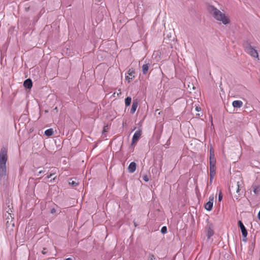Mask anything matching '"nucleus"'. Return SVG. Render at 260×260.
I'll use <instances>...</instances> for the list:
<instances>
[{"instance_id":"f257e3e1","label":"nucleus","mask_w":260,"mask_h":260,"mask_svg":"<svg viewBox=\"0 0 260 260\" xmlns=\"http://www.w3.org/2000/svg\"><path fill=\"white\" fill-rule=\"evenodd\" d=\"M8 160V149L3 147L0 152V183H2L7 179L6 162Z\"/></svg>"},{"instance_id":"f03ea898","label":"nucleus","mask_w":260,"mask_h":260,"mask_svg":"<svg viewBox=\"0 0 260 260\" xmlns=\"http://www.w3.org/2000/svg\"><path fill=\"white\" fill-rule=\"evenodd\" d=\"M207 10L216 20L221 21L224 25L230 23L229 18L213 6L209 5L207 7Z\"/></svg>"},{"instance_id":"7ed1b4c3","label":"nucleus","mask_w":260,"mask_h":260,"mask_svg":"<svg viewBox=\"0 0 260 260\" xmlns=\"http://www.w3.org/2000/svg\"><path fill=\"white\" fill-rule=\"evenodd\" d=\"M243 47L246 53L249 54L251 56L257 58L260 60L257 50H256L251 45V42L249 41H246L243 43Z\"/></svg>"},{"instance_id":"20e7f679","label":"nucleus","mask_w":260,"mask_h":260,"mask_svg":"<svg viewBox=\"0 0 260 260\" xmlns=\"http://www.w3.org/2000/svg\"><path fill=\"white\" fill-rule=\"evenodd\" d=\"M214 196L211 195L209 198V201L205 205V209L208 211H211L213 207Z\"/></svg>"},{"instance_id":"39448f33","label":"nucleus","mask_w":260,"mask_h":260,"mask_svg":"<svg viewBox=\"0 0 260 260\" xmlns=\"http://www.w3.org/2000/svg\"><path fill=\"white\" fill-rule=\"evenodd\" d=\"M141 135H142V132L141 130L137 131L135 133V134L133 135V137L132 138V144H135V143H136L138 141V140L139 139Z\"/></svg>"},{"instance_id":"423d86ee","label":"nucleus","mask_w":260,"mask_h":260,"mask_svg":"<svg viewBox=\"0 0 260 260\" xmlns=\"http://www.w3.org/2000/svg\"><path fill=\"white\" fill-rule=\"evenodd\" d=\"M238 225L241 229L242 236L244 238H246L247 236V231L246 228L241 220L238 221Z\"/></svg>"},{"instance_id":"0eeeda50","label":"nucleus","mask_w":260,"mask_h":260,"mask_svg":"<svg viewBox=\"0 0 260 260\" xmlns=\"http://www.w3.org/2000/svg\"><path fill=\"white\" fill-rule=\"evenodd\" d=\"M135 71L133 68L129 69L128 71V75L125 77L126 80L129 81L130 79H133L135 77Z\"/></svg>"},{"instance_id":"6e6552de","label":"nucleus","mask_w":260,"mask_h":260,"mask_svg":"<svg viewBox=\"0 0 260 260\" xmlns=\"http://www.w3.org/2000/svg\"><path fill=\"white\" fill-rule=\"evenodd\" d=\"M184 84V86L186 87L187 85V90L188 92H191L192 90H194L196 89L195 85L193 82H183Z\"/></svg>"},{"instance_id":"1a4fd4ad","label":"nucleus","mask_w":260,"mask_h":260,"mask_svg":"<svg viewBox=\"0 0 260 260\" xmlns=\"http://www.w3.org/2000/svg\"><path fill=\"white\" fill-rule=\"evenodd\" d=\"M69 183L73 187H76L79 184V180L76 178H71L70 179Z\"/></svg>"},{"instance_id":"9d476101","label":"nucleus","mask_w":260,"mask_h":260,"mask_svg":"<svg viewBox=\"0 0 260 260\" xmlns=\"http://www.w3.org/2000/svg\"><path fill=\"white\" fill-rule=\"evenodd\" d=\"M136 164L135 162L130 163L127 168L128 172L130 173H134L136 170Z\"/></svg>"},{"instance_id":"9b49d317","label":"nucleus","mask_w":260,"mask_h":260,"mask_svg":"<svg viewBox=\"0 0 260 260\" xmlns=\"http://www.w3.org/2000/svg\"><path fill=\"white\" fill-rule=\"evenodd\" d=\"M150 64L149 63H146L143 64L142 67V72L143 74H146L148 73Z\"/></svg>"},{"instance_id":"f8f14e48","label":"nucleus","mask_w":260,"mask_h":260,"mask_svg":"<svg viewBox=\"0 0 260 260\" xmlns=\"http://www.w3.org/2000/svg\"><path fill=\"white\" fill-rule=\"evenodd\" d=\"M232 105L234 108H241L243 106V102L240 100L234 101Z\"/></svg>"},{"instance_id":"ddd939ff","label":"nucleus","mask_w":260,"mask_h":260,"mask_svg":"<svg viewBox=\"0 0 260 260\" xmlns=\"http://www.w3.org/2000/svg\"><path fill=\"white\" fill-rule=\"evenodd\" d=\"M138 107V103L136 102H134L131 109V113L134 114Z\"/></svg>"},{"instance_id":"4468645a","label":"nucleus","mask_w":260,"mask_h":260,"mask_svg":"<svg viewBox=\"0 0 260 260\" xmlns=\"http://www.w3.org/2000/svg\"><path fill=\"white\" fill-rule=\"evenodd\" d=\"M209 159H210V166H216V160L215 157H213V156H212V157H210Z\"/></svg>"},{"instance_id":"2eb2a0df","label":"nucleus","mask_w":260,"mask_h":260,"mask_svg":"<svg viewBox=\"0 0 260 260\" xmlns=\"http://www.w3.org/2000/svg\"><path fill=\"white\" fill-rule=\"evenodd\" d=\"M53 134V131L52 128H49L45 131V135L47 136H51Z\"/></svg>"},{"instance_id":"dca6fc26","label":"nucleus","mask_w":260,"mask_h":260,"mask_svg":"<svg viewBox=\"0 0 260 260\" xmlns=\"http://www.w3.org/2000/svg\"><path fill=\"white\" fill-rule=\"evenodd\" d=\"M25 88L30 89L32 86V82H23Z\"/></svg>"},{"instance_id":"f3484780","label":"nucleus","mask_w":260,"mask_h":260,"mask_svg":"<svg viewBox=\"0 0 260 260\" xmlns=\"http://www.w3.org/2000/svg\"><path fill=\"white\" fill-rule=\"evenodd\" d=\"M25 11L28 12V11L31 10L32 12H35L36 10L33 6H28L25 7Z\"/></svg>"},{"instance_id":"a211bd4d","label":"nucleus","mask_w":260,"mask_h":260,"mask_svg":"<svg viewBox=\"0 0 260 260\" xmlns=\"http://www.w3.org/2000/svg\"><path fill=\"white\" fill-rule=\"evenodd\" d=\"M132 99L130 97H127L125 99V105L126 107H128L130 105L131 103Z\"/></svg>"},{"instance_id":"6ab92c4d","label":"nucleus","mask_w":260,"mask_h":260,"mask_svg":"<svg viewBox=\"0 0 260 260\" xmlns=\"http://www.w3.org/2000/svg\"><path fill=\"white\" fill-rule=\"evenodd\" d=\"M259 186H257V185H254L253 187V191L254 192V193L256 194H258L259 192Z\"/></svg>"},{"instance_id":"aec40b11","label":"nucleus","mask_w":260,"mask_h":260,"mask_svg":"<svg viewBox=\"0 0 260 260\" xmlns=\"http://www.w3.org/2000/svg\"><path fill=\"white\" fill-rule=\"evenodd\" d=\"M213 235V232L212 230L209 229L207 232V236L208 239L210 238Z\"/></svg>"},{"instance_id":"412c9836","label":"nucleus","mask_w":260,"mask_h":260,"mask_svg":"<svg viewBox=\"0 0 260 260\" xmlns=\"http://www.w3.org/2000/svg\"><path fill=\"white\" fill-rule=\"evenodd\" d=\"M155 259L156 258L153 254L149 253L147 257V260H155Z\"/></svg>"},{"instance_id":"4be33fe9","label":"nucleus","mask_w":260,"mask_h":260,"mask_svg":"<svg viewBox=\"0 0 260 260\" xmlns=\"http://www.w3.org/2000/svg\"><path fill=\"white\" fill-rule=\"evenodd\" d=\"M161 232L162 234H166L167 232V228L166 226H164L161 229Z\"/></svg>"},{"instance_id":"5701e85b","label":"nucleus","mask_w":260,"mask_h":260,"mask_svg":"<svg viewBox=\"0 0 260 260\" xmlns=\"http://www.w3.org/2000/svg\"><path fill=\"white\" fill-rule=\"evenodd\" d=\"M212 156L215 157L214 150L212 148H211L210 149V157H212Z\"/></svg>"},{"instance_id":"b1692460","label":"nucleus","mask_w":260,"mask_h":260,"mask_svg":"<svg viewBox=\"0 0 260 260\" xmlns=\"http://www.w3.org/2000/svg\"><path fill=\"white\" fill-rule=\"evenodd\" d=\"M216 174V171H210V178H214Z\"/></svg>"},{"instance_id":"393cba45","label":"nucleus","mask_w":260,"mask_h":260,"mask_svg":"<svg viewBox=\"0 0 260 260\" xmlns=\"http://www.w3.org/2000/svg\"><path fill=\"white\" fill-rule=\"evenodd\" d=\"M216 166H210V171H216Z\"/></svg>"},{"instance_id":"a878e982","label":"nucleus","mask_w":260,"mask_h":260,"mask_svg":"<svg viewBox=\"0 0 260 260\" xmlns=\"http://www.w3.org/2000/svg\"><path fill=\"white\" fill-rule=\"evenodd\" d=\"M222 199V194L221 191H220V192L218 194V201L221 202Z\"/></svg>"},{"instance_id":"bb28decb","label":"nucleus","mask_w":260,"mask_h":260,"mask_svg":"<svg viewBox=\"0 0 260 260\" xmlns=\"http://www.w3.org/2000/svg\"><path fill=\"white\" fill-rule=\"evenodd\" d=\"M55 174V172H53L52 171L49 175L47 176V179L50 178L53 175Z\"/></svg>"},{"instance_id":"cd10ccee","label":"nucleus","mask_w":260,"mask_h":260,"mask_svg":"<svg viewBox=\"0 0 260 260\" xmlns=\"http://www.w3.org/2000/svg\"><path fill=\"white\" fill-rule=\"evenodd\" d=\"M143 179L145 181V182H148L149 181V178L148 177V176L147 175H145V176H144L143 177Z\"/></svg>"},{"instance_id":"c85d7f7f","label":"nucleus","mask_w":260,"mask_h":260,"mask_svg":"<svg viewBox=\"0 0 260 260\" xmlns=\"http://www.w3.org/2000/svg\"><path fill=\"white\" fill-rule=\"evenodd\" d=\"M213 179H214V178H210V181H209V182L208 183V184H207V187L209 185H211V184L212 183V181H213Z\"/></svg>"},{"instance_id":"c756f323","label":"nucleus","mask_w":260,"mask_h":260,"mask_svg":"<svg viewBox=\"0 0 260 260\" xmlns=\"http://www.w3.org/2000/svg\"><path fill=\"white\" fill-rule=\"evenodd\" d=\"M239 182H237V191L236 192L238 193L239 192Z\"/></svg>"},{"instance_id":"7c9ffc66","label":"nucleus","mask_w":260,"mask_h":260,"mask_svg":"<svg viewBox=\"0 0 260 260\" xmlns=\"http://www.w3.org/2000/svg\"><path fill=\"white\" fill-rule=\"evenodd\" d=\"M50 212H51V213L52 214H53V213H55L56 210H55V208H52V209H51V211Z\"/></svg>"},{"instance_id":"2f4dec72","label":"nucleus","mask_w":260,"mask_h":260,"mask_svg":"<svg viewBox=\"0 0 260 260\" xmlns=\"http://www.w3.org/2000/svg\"><path fill=\"white\" fill-rule=\"evenodd\" d=\"M44 172H45V171H43V170L40 171L38 172V175H40V174H41L42 173H44Z\"/></svg>"},{"instance_id":"473e14b6","label":"nucleus","mask_w":260,"mask_h":260,"mask_svg":"<svg viewBox=\"0 0 260 260\" xmlns=\"http://www.w3.org/2000/svg\"><path fill=\"white\" fill-rule=\"evenodd\" d=\"M196 111H200L201 110V108L200 107H196Z\"/></svg>"},{"instance_id":"72a5a7b5","label":"nucleus","mask_w":260,"mask_h":260,"mask_svg":"<svg viewBox=\"0 0 260 260\" xmlns=\"http://www.w3.org/2000/svg\"><path fill=\"white\" fill-rule=\"evenodd\" d=\"M24 81H28V82H29V81H32L31 79L30 78H28L26 80H25Z\"/></svg>"},{"instance_id":"f704fd0d","label":"nucleus","mask_w":260,"mask_h":260,"mask_svg":"<svg viewBox=\"0 0 260 260\" xmlns=\"http://www.w3.org/2000/svg\"><path fill=\"white\" fill-rule=\"evenodd\" d=\"M257 218L260 220V211H259V212L258 213V214H257Z\"/></svg>"},{"instance_id":"c9c22d12","label":"nucleus","mask_w":260,"mask_h":260,"mask_svg":"<svg viewBox=\"0 0 260 260\" xmlns=\"http://www.w3.org/2000/svg\"><path fill=\"white\" fill-rule=\"evenodd\" d=\"M194 80H196V78H195L194 77H193V79H190V80H191V81H193Z\"/></svg>"},{"instance_id":"e433bc0d","label":"nucleus","mask_w":260,"mask_h":260,"mask_svg":"<svg viewBox=\"0 0 260 260\" xmlns=\"http://www.w3.org/2000/svg\"><path fill=\"white\" fill-rule=\"evenodd\" d=\"M134 225H135V227H137V225H137V224L135 221H134Z\"/></svg>"},{"instance_id":"4c0bfd02","label":"nucleus","mask_w":260,"mask_h":260,"mask_svg":"<svg viewBox=\"0 0 260 260\" xmlns=\"http://www.w3.org/2000/svg\"><path fill=\"white\" fill-rule=\"evenodd\" d=\"M65 260H72V259L70 257L66 258Z\"/></svg>"},{"instance_id":"58836bf2","label":"nucleus","mask_w":260,"mask_h":260,"mask_svg":"<svg viewBox=\"0 0 260 260\" xmlns=\"http://www.w3.org/2000/svg\"><path fill=\"white\" fill-rule=\"evenodd\" d=\"M243 240L244 241H246V239H243Z\"/></svg>"},{"instance_id":"ea45409f","label":"nucleus","mask_w":260,"mask_h":260,"mask_svg":"<svg viewBox=\"0 0 260 260\" xmlns=\"http://www.w3.org/2000/svg\"><path fill=\"white\" fill-rule=\"evenodd\" d=\"M96 1L99 2L101 1L102 0H96Z\"/></svg>"}]
</instances>
